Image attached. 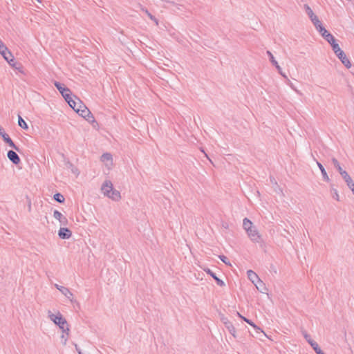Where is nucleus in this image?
<instances>
[{
    "mask_svg": "<svg viewBox=\"0 0 354 354\" xmlns=\"http://www.w3.org/2000/svg\"><path fill=\"white\" fill-rule=\"evenodd\" d=\"M245 231L252 242L261 243L262 241L261 235L257 227L247 218H245Z\"/></svg>",
    "mask_w": 354,
    "mask_h": 354,
    "instance_id": "1",
    "label": "nucleus"
},
{
    "mask_svg": "<svg viewBox=\"0 0 354 354\" xmlns=\"http://www.w3.org/2000/svg\"><path fill=\"white\" fill-rule=\"evenodd\" d=\"M54 85L62 94V95L64 98L65 101L68 104V105L72 109H74V107L76 106V101H75L71 97V91L68 87H66L64 84H62L57 81L54 82Z\"/></svg>",
    "mask_w": 354,
    "mask_h": 354,
    "instance_id": "2",
    "label": "nucleus"
},
{
    "mask_svg": "<svg viewBox=\"0 0 354 354\" xmlns=\"http://www.w3.org/2000/svg\"><path fill=\"white\" fill-rule=\"evenodd\" d=\"M48 317L50 319L54 322L55 324L57 325L59 328L62 330L63 333H66L68 335L69 333V328L68 323L64 317L62 315V314L58 312L57 315H54L50 310L48 311Z\"/></svg>",
    "mask_w": 354,
    "mask_h": 354,
    "instance_id": "3",
    "label": "nucleus"
},
{
    "mask_svg": "<svg viewBox=\"0 0 354 354\" xmlns=\"http://www.w3.org/2000/svg\"><path fill=\"white\" fill-rule=\"evenodd\" d=\"M332 48L335 55L337 56V57L341 60L342 63L347 68H350L351 67V64L348 57H346L345 53L340 48L339 44H334Z\"/></svg>",
    "mask_w": 354,
    "mask_h": 354,
    "instance_id": "4",
    "label": "nucleus"
},
{
    "mask_svg": "<svg viewBox=\"0 0 354 354\" xmlns=\"http://www.w3.org/2000/svg\"><path fill=\"white\" fill-rule=\"evenodd\" d=\"M0 54L9 63L10 66L15 65L14 56L3 43L0 44Z\"/></svg>",
    "mask_w": 354,
    "mask_h": 354,
    "instance_id": "5",
    "label": "nucleus"
},
{
    "mask_svg": "<svg viewBox=\"0 0 354 354\" xmlns=\"http://www.w3.org/2000/svg\"><path fill=\"white\" fill-rule=\"evenodd\" d=\"M0 136L6 144H8L10 147L13 148L19 153H21V149H19V147H17L14 143V142L12 140L10 136L5 132L4 129L1 127H0Z\"/></svg>",
    "mask_w": 354,
    "mask_h": 354,
    "instance_id": "6",
    "label": "nucleus"
},
{
    "mask_svg": "<svg viewBox=\"0 0 354 354\" xmlns=\"http://www.w3.org/2000/svg\"><path fill=\"white\" fill-rule=\"evenodd\" d=\"M73 109L83 118L86 113H90V110L82 103V102L79 98H77V102H76V106Z\"/></svg>",
    "mask_w": 354,
    "mask_h": 354,
    "instance_id": "7",
    "label": "nucleus"
},
{
    "mask_svg": "<svg viewBox=\"0 0 354 354\" xmlns=\"http://www.w3.org/2000/svg\"><path fill=\"white\" fill-rule=\"evenodd\" d=\"M254 331H248L249 333L254 337L261 339L262 337H266V334L257 325H253Z\"/></svg>",
    "mask_w": 354,
    "mask_h": 354,
    "instance_id": "8",
    "label": "nucleus"
},
{
    "mask_svg": "<svg viewBox=\"0 0 354 354\" xmlns=\"http://www.w3.org/2000/svg\"><path fill=\"white\" fill-rule=\"evenodd\" d=\"M8 158L14 164L17 165L20 163L21 159L19 155L13 150H9L7 153Z\"/></svg>",
    "mask_w": 354,
    "mask_h": 354,
    "instance_id": "9",
    "label": "nucleus"
},
{
    "mask_svg": "<svg viewBox=\"0 0 354 354\" xmlns=\"http://www.w3.org/2000/svg\"><path fill=\"white\" fill-rule=\"evenodd\" d=\"M113 184L110 180H105L101 187V190L103 192L104 195L106 196H109V194L112 190Z\"/></svg>",
    "mask_w": 354,
    "mask_h": 354,
    "instance_id": "10",
    "label": "nucleus"
},
{
    "mask_svg": "<svg viewBox=\"0 0 354 354\" xmlns=\"http://www.w3.org/2000/svg\"><path fill=\"white\" fill-rule=\"evenodd\" d=\"M58 236L62 239H68L72 236V232L67 227H61L58 231Z\"/></svg>",
    "mask_w": 354,
    "mask_h": 354,
    "instance_id": "11",
    "label": "nucleus"
},
{
    "mask_svg": "<svg viewBox=\"0 0 354 354\" xmlns=\"http://www.w3.org/2000/svg\"><path fill=\"white\" fill-rule=\"evenodd\" d=\"M55 286L57 289H58L65 297L72 301V298L73 297V293L69 290L68 288L59 286L58 284H55Z\"/></svg>",
    "mask_w": 354,
    "mask_h": 354,
    "instance_id": "12",
    "label": "nucleus"
},
{
    "mask_svg": "<svg viewBox=\"0 0 354 354\" xmlns=\"http://www.w3.org/2000/svg\"><path fill=\"white\" fill-rule=\"evenodd\" d=\"M205 272L209 274L216 282V284L221 287L225 286V283L223 280L220 279L214 272H213L209 268H205Z\"/></svg>",
    "mask_w": 354,
    "mask_h": 354,
    "instance_id": "13",
    "label": "nucleus"
},
{
    "mask_svg": "<svg viewBox=\"0 0 354 354\" xmlns=\"http://www.w3.org/2000/svg\"><path fill=\"white\" fill-rule=\"evenodd\" d=\"M304 336L306 340L309 343V344L312 346L315 351L319 348L318 344L311 339L310 335L305 332L304 333Z\"/></svg>",
    "mask_w": 354,
    "mask_h": 354,
    "instance_id": "14",
    "label": "nucleus"
},
{
    "mask_svg": "<svg viewBox=\"0 0 354 354\" xmlns=\"http://www.w3.org/2000/svg\"><path fill=\"white\" fill-rule=\"evenodd\" d=\"M247 275H248V279L253 283L254 284L255 282H257L259 279H260V278L259 277V276L257 274L256 272H254V271H252V270H249L247 271Z\"/></svg>",
    "mask_w": 354,
    "mask_h": 354,
    "instance_id": "15",
    "label": "nucleus"
},
{
    "mask_svg": "<svg viewBox=\"0 0 354 354\" xmlns=\"http://www.w3.org/2000/svg\"><path fill=\"white\" fill-rule=\"evenodd\" d=\"M341 176L344 180L345 183H346L348 187L354 185L353 180L346 171L342 173Z\"/></svg>",
    "mask_w": 354,
    "mask_h": 354,
    "instance_id": "16",
    "label": "nucleus"
},
{
    "mask_svg": "<svg viewBox=\"0 0 354 354\" xmlns=\"http://www.w3.org/2000/svg\"><path fill=\"white\" fill-rule=\"evenodd\" d=\"M108 197L115 201H118L121 198L120 192L116 189H114L113 187H112V190L111 191L109 196Z\"/></svg>",
    "mask_w": 354,
    "mask_h": 354,
    "instance_id": "17",
    "label": "nucleus"
},
{
    "mask_svg": "<svg viewBox=\"0 0 354 354\" xmlns=\"http://www.w3.org/2000/svg\"><path fill=\"white\" fill-rule=\"evenodd\" d=\"M322 37L331 45L332 47L334 44H337L334 36L328 32V31H326V33L323 35Z\"/></svg>",
    "mask_w": 354,
    "mask_h": 354,
    "instance_id": "18",
    "label": "nucleus"
},
{
    "mask_svg": "<svg viewBox=\"0 0 354 354\" xmlns=\"http://www.w3.org/2000/svg\"><path fill=\"white\" fill-rule=\"evenodd\" d=\"M254 285L256 288L262 293H265L267 290L265 283L261 279H259Z\"/></svg>",
    "mask_w": 354,
    "mask_h": 354,
    "instance_id": "19",
    "label": "nucleus"
},
{
    "mask_svg": "<svg viewBox=\"0 0 354 354\" xmlns=\"http://www.w3.org/2000/svg\"><path fill=\"white\" fill-rule=\"evenodd\" d=\"M317 165L318 166V167L319 168L320 171H321V173H322V178L324 179V180L326 181V182H328L330 180V178L326 173V169H324V167H323V165L318 161H317Z\"/></svg>",
    "mask_w": 354,
    "mask_h": 354,
    "instance_id": "20",
    "label": "nucleus"
},
{
    "mask_svg": "<svg viewBox=\"0 0 354 354\" xmlns=\"http://www.w3.org/2000/svg\"><path fill=\"white\" fill-rule=\"evenodd\" d=\"M65 166L66 167L67 169H71L72 173L77 174V175L79 174L78 169L76 167H75L73 165V164L72 162H71L69 160H66L65 162Z\"/></svg>",
    "mask_w": 354,
    "mask_h": 354,
    "instance_id": "21",
    "label": "nucleus"
},
{
    "mask_svg": "<svg viewBox=\"0 0 354 354\" xmlns=\"http://www.w3.org/2000/svg\"><path fill=\"white\" fill-rule=\"evenodd\" d=\"M331 161L334 165V167L337 169V170L339 171V174L342 175V173L346 172L345 170H343L342 168L339 161L335 158H332Z\"/></svg>",
    "mask_w": 354,
    "mask_h": 354,
    "instance_id": "22",
    "label": "nucleus"
},
{
    "mask_svg": "<svg viewBox=\"0 0 354 354\" xmlns=\"http://www.w3.org/2000/svg\"><path fill=\"white\" fill-rule=\"evenodd\" d=\"M330 193L333 198L337 201H339V196L338 192L337 189L334 187V185L333 184L330 185Z\"/></svg>",
    "mask_w": 354,
    "mask_h": 354,
    "instance_id": "23",
    "label": "nucleus"
},
{
    "mask_svg": "<svg viewBox=\"0 0 354 354\" xmlns=\"http://www.w3.org/2000/svg\"><path fill=\"white\" fill-rule=\"evenodd\" d=\"M225 326L227 328L229 332L235 337H236V335H235L236 330H235V328L232 325V322H225Z\"/></svg>",
    "mask_w": 354,
    "mask_h": 354,
    "instance_id": "24",
    "label": "nucleus"
},
{
    "mask_svg": "<svg viewBox=\"0 0 354 354\" xmlns=\"http://www.w3.org/2000/svg\"><path fill=\"white\" fill-rule=\"evenodd\" d=\"M141 10H142V11H143V12H145L147 15V16L149 17V19H151L152 21H153L156 23V25H158V19H156L153 15H151V14L148 11V10H147V9H146V8H145L142 7V8H141Z\"/></svg>",
    "mask_w": 354,
    "mask_h": 354,
    "instance_id": "25",
    "label": "nucleus"
},
{
    "mask_svg": "<svg viewBox=\"0 0 354 354\" xmlns=\"http://www.w3.org/2000/svg\"><path fill=\"white\" fill-rule=\"evenodd\" d=\"M53 199L59 203H62L64 202V197L60 193H56L53 196Z\"/></svg>",
    "mask_w": 354,
    "mask_h": 354,
    "instance_id": "26",
    "label": "nucleus"
},
{
    "mask_svg": "<svg viewBox=\"0 0 354 354\" xmlns=\"http://www.w3.org/2000/svg\"><path fill=\"white\" fill-rule=\"evenodd\" d=\"M101 160L102 162L110 161L112 162V156L109 153H104L101 156Z\"/></svg>",
    "mask_w": 354,
    "mask_h": 354,
    "instance_id": "27",
    "label": "nucleus"
},
{
    "mask_svg": "<svg viewBox=\"0 0 354 354\" xmlns=\"http://www.w3.org/2000/svg\"><path fill=\"white\" fill-rule=\"evenodd\" d=\"M18 124L21 128H22L24 129H28V124H26V122L24 121V120L20 115H19V118H18Z\"/></svg>",
    "mask_w": 354,
    "mask_h": 354,
    "instance_id": "28",
    "label": "nucleus"
},
{
    "mask_svg": "<svg viewBox=\"0 0 354 354\" xmlns=\"http://www.w3.org/2000/svg\"><path fill=\"white\" fill-rule=\"evenodd\" d=\"M304 8L306 12V14L309 17L310 19H312L313 17L316 16L313 12L312 9L307 4L304 5Z\"/></svg>",
    "mask_w": 354,
    "mask_h": 354,
    "instance_id": "29",
    "label": "nucleus"
},
{
    "mask_svg": "<svg viewBox=\"0 0 354 354\" xmlns=\"http://www.w3.org/2000/svg\"><path fill=\"white\" fill-rule=\"evenodd\" d=\"M84 118L86 119L90 123L95 122V120L91 111L89 114L86 113Z\"/></svg>",
    "mask_w": 354,
    "mask_h": 354,
    "instance_id": "30",
    "label": "nucleus"
},
{
    "mask_svg": "<svg viewBox=\"0 0 354 354\" xmlns=\"http://www.w3.org/2000/svg\"><path fill=\"white\" fill-rule=\"evenodd\" d=\"M310 20L315 26V28L317 27L319 25L322 24L317 15L310 19Z\"/></svg>",
    "mask_w": 354,
    "mask_h": 354,
    "instance_id": "31",
    "label": "nucleus"
},
{
    "mask_svg": "<svg viewBox=\"0 0 354 354\" xmlns=\"http://www.w3.org/2000/svg\"><path fill=\"white\" fill-rule=\"evenodd\" d=\"M316 29L322 35V36L323 35H324L325 33H326V31H327L325 29V28L322 26V24H320L317 27H316Z\"/></svg>",
    "mask_w": 354,
    "mask_h": 354,
    "instance_id": "32",
    "label": "nucleus"
},
{
    "mask_svg": "<svg viewBox=\"0 0 354 354\" xmlns=\"http://www.w3.org/2000/svg\"><path fill=\"white\" fill-rule=\"evenodd\" d=\"M267 54L270 57V62H272V64L274 66V65H277V62L275 60L273 55L272 54V53L269 50L267 51Z\"/></svg>",
    "mask_w": 354,
    "mask_h": 354,
    "instance_id": "33",
    "label": "nucleus"
},
{
    "mask_svg": "<svg viewBox=\"0 0 354 354\" xmlns=\"http://www.w3.org/2000/svg\"><path fill=\"white\" fill-rule=\"evenodd\" d=\"M218 257L226 265H231L227 257H225V255H219Z\"/></svg>",
    "mask_w": 354,
    "mask_h": 354,
    "instance_id": "34",
    "label": "nucleus"
},
{
    "mask_svg": "<svg viewBox=\"0 0 354 354\" xmlns=\"http://www.w3.org/2000/svg\"><path fill=\"white\" fill-rule=\"evenodd\" d=\"M62 214L59 212L58 210H55L53 212V216L58 221L62 218Z\"/></svg>",
    "mask_w": 354,
    "mask_h": 354,
    "instance_id": "35",
    "label": "nucleus"
},
{
    "mask_svg": "<svg viewBox=\"0 0 354 354\" xmlns=\"http://www.w3.org/2000/svg\"><path fill=\"white\" fill-rule=\"evenodd\" d=\"M26 200H27L28 211L29 212H31V200L28 196H26Z\"/></svg>",
    "mask_w": 354,
    "mask_h": 354,
    "instance_id": "36",
    "label": "nucleus"
},
{
    "mask_svg": "<svg viewBox=\"0 0 354 354\" xmlns=\"http://www.w3.org/2000/svg\"><path fill=\"white\" fill-rule=\"evenodd\" d=\"M59 221L60 222V223L62 225H66L68 223L67 218L64 216H62V218L60 220H59Z\"/></svg>",
    "mask_w": 354,
    "mask_h": 354,
    "instance_id": "37",
    "label": "nucleus"
},
{
    "mask_svg": "<svg viewBox=\"0 0 354 354\" xmlns=\"http://www.w3.org/2000/svg\"><path fill=\"white\" fill-rule=\"evenodd\" d=\"M288 84L290 85V86L295 91L297 92V93H299L301 94V93L299 92V91H298L295 87V86L293 85V84L292 82H290V80H288Z\"/></svg>",
    "mask_w": 354,
    "mask_h": 354,
    "instance_id": "38",
    "label": "nucleus"
},
{
    "mask_svg": "<svg viewBox=\"0 0 354 354\" xmlns=\"http://www.w3.org/2000/svg\"><path fill=\"white\" fill-rule=\"evenodd\" d=\"M221 322L225 325V322H229L230 321L227 319V317H225L223 315H221Z\"/></svg>",
    "mask_w": 354,
    "mask_h": 354,
    "instance_id": "39",
    "label": "nucleus"
},
{
    "mask_svg": "<svg viewBox=\"0 0 354 354\" xmlns=\"http://www.w3.org/2000/svg\"><path fill=\"white\" fill-rule=\"evenodd\" d=\"M62 339H64L63 344L65 345L66 344V342L68 340V337L65 336L64 334H62L61 336Z\"/></svg>",
    "mask_w": 354,
    "mask_h": 354,
    "instance_id": "40",
    "label": "nucleus"
},
{
    "mask_svg": "<svg viewBox=\"0 0 354 354\" xmlns=\"http://www.w3.org/2000/svg\"><path fill=\"white\" fill-rule=\"evenodd\" d=\"M245 322L250 324L252 327H253V325H255L251 320L247 319L246 317H245Z\"/></svg>",
    "mask_w": 354,
    "mask_h": 354,
    "instance_id": "41",
    "label": "nucleus"
},
{
    "mask_svg": "<svg viewBox=\"0 0 354 354\" xmlns=\"http://www.w3.org/2000/svg\"><path fill=\"white\" fill-rule=\"evenodd\" d=\"M274 66L277 68V69L279 71V73L280 74H282L281 68L280 67V66L278 64L277 65H274Z\"/></svg>",
    "mask_w": 354,
    "mask_h": 354,
    "instance_id": "42",
    "label": "nucleus"
},
{
    "mask_svg": "<svg viewBox=\"0 0 354 354\" xmlns=\"http://www.w3.org/2000/svg\"><path fill=\"white\" fill-rule=\"evenodd\" d=\"M315 353H316L317 354H324V353H323V351L320 349V348H318V349L315 351Z\"/></svg>",
    "mask_w": 354,
    "mask_h": 354,
    "instance_id": "43",
    "label": "nucleus"
},
{
    "mask_svg": "<svg viewBox=\"0 0 354 354\" xmlns=\"http://www.w3.org/2000/svg\"><path fill=\"white\" fill-rule=\"evenodd\" d=\"M270 181L272 183L277 184V182L275 181V179L274 178L270 177Z\"/></svg>",
    "mask_w": 354,
    "mask_h": 354,
    "instance_id": "44",
    "label": "nucleus"
},
{
    "mask_svg": "<svg viewBox=\"0 0 354 354\" xmlns=\"http://www.w3.org/2000/svg\"><path fill=\"white\" fill-rule=\"evenodd\" d=\"M348 188L351 190L352 193L354 194V185Z\"/></svg>",
    "mask_w": 354,
    "mask_h": 354,
    "instance_id": "45",
    "label": "nucleus"
},
{
    "mask_svg": "<svg viewBox=\"0 0 354 354\" xmlns=\"http://www.w3.org/2000/svg\"><path fill=\"white\" fill-rule=\"evenodd\" d=\"M237 315H239V317H241V319H243V316L241 314H240L239 312H237Z\"/></svg>",
    "mask_w": 354,
    "mask_h": 354,
    "instance_id": "46",
    "label": "nucleus"
},
{
    "mask_svg": "<svg viewBox=\"0 0 354 354\" xmlns=\"http://www.w3.org/2000/svg\"><path fill=\"white\" fill-rule=\"evenodd\" d=\"M75 348H76V350L79 353V351H81L78 348H77V345L75 344Z\"/></svg>",
    "mask_w": 354,
    "mask_h": 354,
    "instance_id": "47",
    "label": "nucleus"
},
{
    "mask_svg": "<svg viewBox=\"0 0 354 354\" xmlns=\"http://www.w3.org/2000/svg\"><path fill=\"white\" fill-rule=\"evenodd\" d=\"M205 156L209 160V161L212 163V160L209 159V158L207 156V154L205 153Z\"/></svg>",
    "mask_w": 354,
    "mask_h": 354,
    "instance_id": "48",
    "label": "nucleus"
},
{
    "mask_svg": "<svg viewBox=\"0 0 354 354\" xmlns=\"http://www.w3.org/2000/svg\"><path fill=\"white\" fill-rule=\"evenodd\" d=\"M281 75L283 77H284L285 78H287V76H286L284 73H282V74H281Z\"/></svg>",
    "mask_w": 354,
    "mask_h": 354,
    "instance_id": "49",
    "label": "nucleus"
},
{
    "mask_svg": "<svg viewBox=\"0 0 354 354\" xmlns=\"http://www.w3.org/2000/svg\"><path fill=\"white\" fill-rule=\"evenodd\" d=\"M223 226L225 227H227L226 225H225V224H223Z\"/></svg>",
    "mask_w": 354,
    "mask_h": 354,
    "instance_id": "50",
    "label": "nucleus"
},
{
    "mask_svg": "<svg viewBox=\"0 0 354 354\" xmlns=\"http://www.w3.org/2000/svg\"><path fill=\"white\" fill-rule=\"evenodd\" d=\"M1 43H3V42L0 40V44H1Z\"/></svg>",
    "mask_w": 354,
    "mask_h": 354,
    "instance_id": "51",
    "label": "nucleus"
}]
</instances>
